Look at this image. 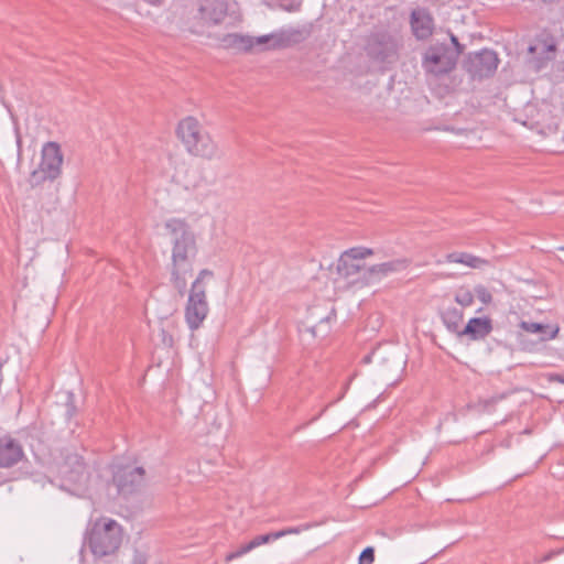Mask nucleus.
<instances>
[{"label": "nucleus", "mask_w": 564, "mask_h": 564, "mask_svg": "<svg viewBox=\"0 0 564 564\" xmlns=\"http://www.w3.org/2000/svg\"><path fill=\"white\" fill-rule=\"evenodd\" d=\"M165 229L172 245L170 281L183 296L187 289V275L193 272V262L198 252L196 236L191 226L178 218L169 219L165 223Z\"/></svg>", "instance_id": "f257e3e1"}, {"label": "nucleus", "mask_w": 564, "mask_h": 564, "mask_svg": "<svg viewBox=\"0 0 564 564\" xmlns=\"http://www.w3.org/2000/svg\"><path fill=\"white\" fill-rule=\"evenodd\" d=\"M176 132L189 154L209 161L221 158L217 143L196 118L189 116L182 119Z\"/></svg>", "instance_id": "f03ea898"}, {"label": "nucleus", "mask_w": 564, "mask_h": 564, "mask_svg": "<svg viewBox=\"0 0 564 564\" xmlns=\"http://www.w3.org/2000/svg\"><path fill=\"white\" fill-rule=\"evenodd\" d=\"M403 47V37L399 32L378 29L370 32L366 39L365 52L376 63H394Z\"/></svg>", "instance_id": "7ed1b4c3"}, {"label": "nucleus", "mask_w": 564, "mask_h": 564, "mask_svg": "<svg viewBox=\"0 0 564 564\" xmlns=\"http://www.w3.org/2000/svg\"><path fill=\"white\" fill-rule=\"evenodd\" d=\"M121 542V527L112 519L96 521L87 538L91 553L98 557L113 554L120 547Z\"/></svg>", "instance_id": "20e7f679"}, {"label": "nucleus", "mask_w": 564, "mask_h": 564, "mask_svg": "<svg viewBox=\"0 0 564 564\" xmlns=\"http://www.w3.org/2000/svg\"><path fill=\"white\" fill-rule=\"evenodd\" d=\"M459 51L447 43L431 44L422 55V68L435 79L448 75L457 65Z\"/></svg>", "instance_id": "39448f33"}, {"label": "nucleus", "mask_w": 564, "mask_h": 564, "mask_svg": "<svg viewBox=\"0 0 564 564\" xmlns=\"http://www.w3.org/2000/svg\"><path fill=\"white\" fill-rule=\"evenodd\" d=\"M64 155L61 145L57 142H46L41 151V161L33 170L28 183L31 188H37L45 182H54L62 175Z\"/></svg>", "instance_id": "423d86ee"}, {"label": "nucleus", "mask_w": 564, "mask_h": 564, "mask_svg": "<svg viewBox=\"0 0 564 564\" xmlns=\"http://www.w3.org/2000/svg\"><path fill=\"white\" fill-rule=\"evenodd\" d=\"M213 271L203 269L192 283L188 300L185 306V321L192 330H196L200 327L204 319L206 318L209 306L206 297V285L205 279L213 278Z\"/></svg>", "instance_id": "0eeeda50"}, {"label": "nucleus", "mask_w": 564, "mask_h": 564, "mask_svg": "<svg viewBox=\"0 0 564 564\" xmlns=\"http://www.w3.org/2000/svg\"><path fill=\"white\" fill-rule=\"evenodd\" d=\"M373 254V250L366 247H354L344 251L337 262V273L340 278L348 281L349 284L365 286L368 285V267L361 261Z\"/></svg>", "instance_id": "6e6552de"}, {"label": "nucleus", "mask_w": 564, "mask_h": 564, "mask_svg": "<svg viewBox=\"0 0 564 564\" xmlns=\"http://www.w3.org/2000/svg\"><path fill=\"white\" fill-rule=\"evenodd\" d=\"M57 473L63 488H84L90 478V471L84 457L68 449L63 452V459L57 465Z\"/></svg>", "instance_id": "1a4fd4ad"}, {"label": "nucleus", "mask_w": 564, "mask_h": 564, "mask_svg": "<svg viewBox=\"0 0 564 564\" xmlns=\"http://www.w3.org/2000/svg\"><path fill=\"white\" fill-rule=\"evenodd\" d=\"M498 64L499 58L496 52L485 48L468 54L463 63V67L474 79H481L494 75Z\"/></svg>", "instance_id": "9d476101"}, {"label": "nucleus", "mask_w": 564, "mask_h": 564, "mask_svg": "<svg viewBox=\"0 0 564 564\" xmlns=\"http://www.w3.org/2000/svg\"><path fill=\"white\" fill-rule=\"evenodd\" d=\"M112 481L119 495L129 496L139 491L145 482V470L138 466H118L113 471Z\"/></svg>", "instance_id": "9b49d317"}, {"label": "nucleus", "mask_w": 564, "mask_h": 564, "mask_svg": "<svg viewBox=\"0 0 564 564\" xmlns=\"http://www.w3.org/2000/svg\"><path fill=\"white\" fill-rule=\"evenodd\" d=\"M227 0H202L194 19L199 26H214L224 22L228 15Z\"/></svg>", "instance_id": "f8f14e48"}, {"label": "nucleus", "mask_w": 564, "mask_h": 564, "mask_svg": "<svg viewBox=\"0 0 564 564\" xmlns=\"http://www.w3.org/2000/svg\"><path fill=\"white\" fill-rule=\"evenodd\" d=\"M556 44L552 37L538 39L528 47L527 64L534 72H540L555 58Z\"/></svg>", "instance_id": "ddd939ff"}, {"label": "nucleus", "mask_w": 564, "mask_h": 564, "mask_svg": "<svg viewBox=\"0 0 564 564\" xmlns=\"http://www.w3.org/2000/svg\"><path fill=\"white\" fill-rule=\"evenodd\" d=\"M410 26L417 41L430 39L435 29L434 18L430 10L421 7L413 9L410 14Z\"/></svg>", "instance_id": "4468645a"}, {"label": "nucleus", "mask_w": 564, "mask_h": 564, "mask_svg": "<svg viewBox=\"0 0 564 564\" xmlns=\"http://www.w3.org/2000/svg\"><path fill=\"white\" fill-rule=\"evenodd\" d=\"M24 458L22 445L11 436L0 437V467L10 468Z\"/></svg>", "instance_id": "2eb2a0df"}, {"label": "nucleus", "mask_w": 564, "mask_h": 564, "mask_svg": "<svg viewBox=\"0 0 564 564\" xmlns=\"http://www.w3.org/2000/svg\"><path fill=\"white\" fill-rule=\"evenodd\" d=\"M494 329L492 319L489 316L473 317L459 332V337H467L469 340H484Z\"/></svg>", "instance_id": "dca6fc26"}, {"label": "nucleus", "mask_w": 564, "mask_h": 564, "mask_svg": "<svg viewBox=\"0 0 564 564\" xmlns=\"http://www.w3.org/2000/svg\"><path fill=\"white\" fill-rule=\"evenodd\" d=\"M410 261L405 258H401L368 267L366 271V274H368V284L372 283L376 279L387 276L390 273L403 271L408 269Z\"/></svg>", "instance_id": "f3484780"}, {"label": "nucleus", "mask_w": 564, "mask_h": 564, "mask_svg": "<svg viewBox=\"0 0 564 564\" xmlns=\"http://www.w3.org/2000/svg\"><path fill=\"white\" fill-rule=\"evenodd\" d=\"M219 41L224 48L235 50L237 52H249L254 47V40L252 36L238 33L226 34L221 36Z\"/></svg>", "instance_id": "a211bd4d"}, {"label": "nucleus", "mask_w": 564, "mask_h": 564, "mask_svg": "<svg viewBox=\"0 0 564 564\" xmlns=\"http://www.w3.org/2000/svg\"><path fill=\"white\" fill-rule=\"evenodd\" d=\"M524 116L525 119L518 117L516 120L530 129H536L539 131L543 130L545 126V118L547 116L546 112L538 109L533 104H528L524 107Z\"/></svg>", "instance_id": "6ab92c4d"}, {"label": "nucleus", "mask_w": 564, "mask_h": 564, "mask_svg": "<svg viewBox=\"0 0 564 564\" xmlns=\"http://www.w3.org/2000/svg\"><path fill=\"white\" fill-rule=\"evenodd\" d=\"M520 328L532 334H540L541 340H549L556 338L558 334V326H551L547 324L534 323L522 321L519 324Z\"/></svg>", "instance_id": "aec40b11"}, {"label": "nucleus", "mask_w": 564, "mask_h": 564, "mask_svg": "<svg viewBox=\"0 0 564 564\" xmlns=\"http://www.w3.org/2000/svg\"><path fill=\"white\" fill-rule=\"evenodd\" d=\"M445 259H446V262L460 263V264L467 265L473 269H480L482 267L489 265L488 260L477 257V256H474L468 252H452V253H448L445 257Z\"/></svg>", "instance_id": "412c9836"}, {"label": "nucleus", "mask_w": 564, "mask_h": 564, "mask_svg": "<svg viewBox=\"0 0 564 564\" xmlns=\"http://www.w3.org/2000/svg\"><path fill=\"white\" fill-rule=\"evenodd\" d=\"M441 317L447 330L459 337V332L463 329L464 312L456 307H448L442 312Z\"/></svg>", "instance_id": "4be33fe9"}, {"label": "nucleus", "mask_w": 564, "mask_h": 564, "mask_svg": "<svg viewBox=\"0 0 564 564\" xmlns=\"http://www.w3.org/2000/svg\"><path fill=\"white\" fill-rule=\"evenodd\" d=\"M205 182V178L202 172L197 169H188L186 171V176L184 180V187L186 189H195L200 186L202 183Z\"/></svg>", "instance_id": "5701e85b"}, {"label": "nucleus", "mask_w": 564, "mask_h": 564, "mask_svg": "<svg viewBox=\"0 0 564 564\" xmlns=\"http://www.w3.org/2000/svg\"><path fill=\"white\" fill-rule=\"evenodd\" d=\"M254 45H268L270 48H276L283 45L284 39L279 34H267L258 37H253Z\"/></svg>", "instance_id": "b1692460"}, {"label": "nucleus", "mask_w": 564, "mask_h": 564, "mask_svg": "<svg viewBox=\"0 0 564 564\" xmlns=\"http://www.w3.org/2000/svg\"><path fill=\"white\" fill-rule=\"evenodd\" d=\"M455 302L463 307H468L474 303V294L469 289L460 288L455 294Z\"/></svg>", "instance_id": "393cba45"}, {"label": "nucleus", "mask_w": 564, "mask_h": 564, "mask_svg": "<svg viewBox=\"0 0 564 564\" xmlns=\"http://www.w3.org/2000/svg\"><path fill=\"white\" fill-rule=\"evenodd\" d=\"M280 538H281V533L270 532L267 534H261V535L254 536L249 543L253 550L254 547H258L262 544L269 543V542L274 541Z\"/></svg>", "instance_id": "a878e982"}, {"label": "nucleus", "mask_w": 564, "mask_h": 564, "mask_svg": "<svg viewBox=\"0 0 564 564\" xmlns=\"http://www.w3.org/2000/svg\"><path fill=\"white\" fill-rule=\"evenodd\" d=\"M251 550H252V547H251L250 543H247V544H245V545H241V546H240L239 549H237L236 551L228 553V554L226 555V557H225V561H226L227 563H229V562H231V561H234V560H236V558H238V557H240V556L245 555L246 553L250 552Z\"/></svg>", "instance_id": "bb28decb"}, {"label": "nucleus", "mask_w": 564, "mask_h": 564, "mask_svg": "<svg viewBox=\"0 0 564 564\" xmlns=\"http://www.w3.org/2000/svg\"><path fill=\"white\" fill-rule=\"evenodd\" d=\"M475 293L477 295V297L479 299V301L484 304H489L491 303L492 301V295L491 293L487 290V288H485L484 285H477L475 288Z\"/></svg>", "instance_id": "cd10ccee"}, {"label": "nucleus", "mask_w": 564, "mask_h": 564, "mask_svg": "<svg viewBox=\"0 0 564 564\" xmlns=\"http://www.w3.org/2000/svg\"><path fill=\"white\" fill-rule=\"evenodd\" d=\"M375 561V549L367 546L359 555V564H372Z\"/></svg>", "instance_id": "c85d7f7f"}, {"label": "nucleus", "mask_w": 564, "mask_h": 564, "mask_svg": "<svg viewBox=\"0 0 564 564\" xmlns=\"http://www.w3.org/2000/svg\"><path fill=\"white\" fill-rule=\"evenodd\" d=\"M131 564H148V557L144 553L135 551Z\"/></svg>", "instance_id": "c756f323"}, {"label": "nucleus", "mask_w": 564, "mask_h": 564, "mask_svg": "<svg viewBox=\"0 0 564 564\" xmlns=\"http://www.w3.org/2000/svg\"><path fill=\"white\" fill-rule=\"evenodd\" d=\"M307 525L304 527V529H306ZM303 531V528L301 527H293V528H288V529H283V530H280V531H276V533H281V538L282 536H285L288 534H297L300 532Z\"/></svg>", "instance_id": "7c9ffc66"}, {"label": "nucleus", "mask_w": 564, "mask_h": 564, "mask_svg": "<svg viewBox=\"0 0 564 564\" xmlns=\"http://www.w3.org/2000/svg\"><path fill=\"white\" fill-rule=\"evenodd\" d=\"M451 42L452 44H449V46L457 48L460 55L463 53L464 45L459 43L458 39L454 34H451Z\"/></svg>", "instance_id": "2f4dec72"}, {"label": "nucleus", "mask_w": 564, "mask_h": 564, "mask_svg": "<svg viewBox=\"0 0 564 564\" xmlns=\"http://www.w3.org/2000/svg\"><path fill=\"white\" fill-rule=\"evenodd\" d=\"M161 335L164 345L169 347L173 346V337L169 335L165 329H161Z\"/></svg>", "instance_id": "473e14b6"}, {"label": "nucleus", "mask_w": 564, "mask_h": 564, "mask_svg": "<svg viewBox=\"0 0 564 564\" xmlns=\"http://www.w3.org/2000/svg\"><path fill=\"white\" fill-rule=\"evenodd\" d=\"M561 553V551H555V550H552L550 551L549 553H546L541 560H540V563L542 562H547L550 560H552L554 556L558 555Z\"/></svg>", "instance_id": "72a5a7b5"}, {"label": "nucleus", "mask_w": 564, "mask_h": 564, "mask_svg": "<svg viewBox=\"0 0 564 564\" xmlns=\"http://www.w3.org/2000/svg\"><path fill=\"white\" fill-rule=\"evenodd\" d=\"M300 7H301V3H291L288 6H283V8L289 12L297 11V10H300Z\"/></svg>", "instance_id": "f704fd0d"}, {"label": "nucleus", "mask_w": 564, "mask_h": 564, "mask_svg": "<svg viewBox=\"0 0 564 564\" xmlns=\"http://www.w3.org/2000/svg\"><path fill=\"white\" fill-rule=\"evenodd\" d=\"M553 379L560 383L564 384V375H555Z\"/></svg>", "instance_id": "c9c22d12"}, {"label": "nucleus", "mask_w": 564, "mask_h": 564, "mask_svg": "<svg viewBox=\"0 0 564 564\" xmlns=\"http://www.w3.org/2000/svg\"><path fill=\"white\" fill-rule=\"evenodd\" d=\"M311 332L315 336V327H312Z\"/></svg>", "instance_id": "e433bc0d"}, {"label": "nucleus", "mask_w": 564, "mask_h": 564, "mask_svg": "<svg viewBox=\"0 0 564 564\" xmlns=\"http://www.w3.org/2000/svg\"><path fill=\"white\" fill-rule=\"evenodd\" d=\"M561 249H562V250H564V247H563V248H561Z\"/></svg>", "instance_id": "4c0bfd02"}]
</instances>
